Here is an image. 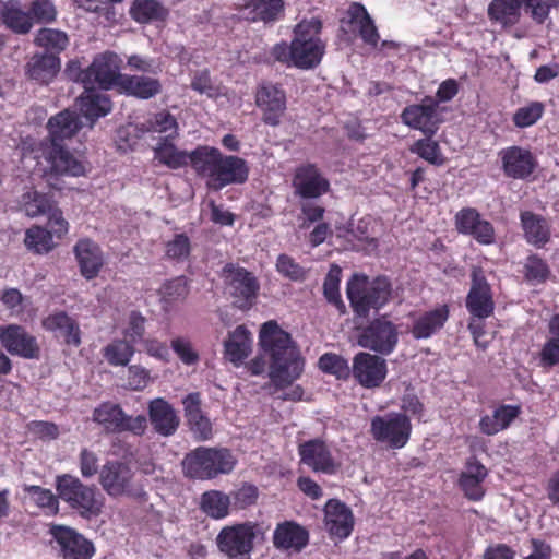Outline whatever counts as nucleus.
<instances>
[{"instance_id": "obj_29", "label": "nucleus", "mask_w": 559, "mask_h": 559, "mask_svg": "<svg viewBox=\"0 0 559 559\" xmlns=\"http://www.w3.org/2000/svg\"><path fill=\"white\" fill-rule=\"evenodd\" d=\"M84 90V93L78 98V104L80 112L92 128L97 119L110 112L111 102L106 94L97 91L96 87Z\"/></svg>"}, {"instance_id": "obj_63", "label": "nucleus", "mask_w": 559, "mask_h": 559, "mask_svg": "<svg viewBox=\"0 0 559 559\" xmlns=\"http://www.w3.org/2000/svg\"><path fill=\"white\" fill-rule=\"evenodd\" d=\"M319 367L322 371L335 374L338 378L346 373L348 369L346 360L332 353H326L320 357Z\"/></svg>"}, {"instance_id": "obj_43", "label": "nucleus", "mask_w": 559, "mask_h": 559, "mask_svg": "<svg viewBox=\"0 0 559 559\" xmlns=\"http://www.w3.org/2000/svg\"><path fill=\"white\" fill-rule=\"evenodd\" d=\"M131 16L140 23L164 21L168 15L167 8L158 0H134Z\"/></svg>"}, {"instance_id": "obj_59", "label": "nucleus", "mask_w": 559, "mask_h": 559, "mask_svg": "<svg viewBox=\"0 0 559 559\" xmlns=\"http://www.w3.org/2000/svg\"><path fill=\"white\" fill-rule=\"evenodd\" d=\"M276 270L283 276L292 281H304L306 278V270L299 265L292 257L280 254L276 260Z\"/></svg>"}, {"instance_id": "obj_36", "label": "nucleus", "mask_w": 559, "mask_h": 559, "mask_svg": "<svg viewBox=\"0 0 559 559\" xmlns=\"http://www.w3.org/2000/svg\"><path fill=\"white\" fill-rule=\"evenodd\" d=\"M183 406L188 423L195 439L209 440L213 435L212 424L203 416L200 408L199 393H191L183 400Z\"/></svg>"}, {"instance_id": "obj_31", "label": "nucleus", "mask_w": 559, "mask_h": 559, "mask_svg": "<svg viewBox=\"0 0 559 559\" xmlns=\"http://www.w3.org/2000/svg\"><path fill=\"white\" fill-rule=\"evenodd\" d=\"M83 126L75 111L67 109L52 116L47 123L50 145H61L60 142L71 139Z\"/></svg>"}, {"instance_id": "obj_44", "label": "nucleus", "mask_w": 559, "mask_h": 559, "mask_svg": "<svg viewBox=\"0 0 559 559\" xmlns=\"http://www.w3.org/2000/svg\"><path fill=\"white\" fill-rule=\"evenodd\" d=\"M155 158L169 168L177 169L188 163L192 166V152L178 150L170 140H163L154 150Z\"/></svg>"}, {"instance_id": "obj_26", "label": "nucleus", "mask_w": 559, "mask_h": 559, "mask_svg": "<svg viewBox=\"0 0 559 559\" xmlns=\"http://www.w3.org/2000/svg\"><path fill=\"white\" fill-rule=\"evenodd\" d=\"M324 524L332 536L340 539L348 537L354 526L352 510L340 500H329L324 508Z\"/></svg>"}, {"instance_id": "obj_11", "label": "nucleus", "mask_w": 559, "mask_h": 559, "mask_svg": "<svg viewBox=\"0 0 559 559\" xmlns=\"http://www.w3.org/2000/svg\"><path fill=\"white\" fill-rule=\"evenodd\" d=\"M93 420L109 432H129L141 437L147 429L145 415H128L119 404L112 402L99 404L93 412Z\"/></svg>"}, {"instance_id": "obj_24", "label": "nucleus", "mask_w": 559, "mask_h": 559, "mask_svg": "<svg viewBox=\"0 0 559 559\" xmlns=\"http://www.w3.org/2000/svg\"><path fill=\"white\" fill-rule=\"evenodd\" d=\"M147 414L153 429L159 436H174L179 428L180 417L177 411L163 397H155L148 402Z\"/></svg>"}, {"instance_id": "obj_37", "label": "nucleus", "mask_w": 559, "mask_h": 559, "mask_svg": "<svg viewBox=\"0 0 559 559\" xmlns=\"http://www.w3.org/2000/svg\"><path fill=\"white\" fill-rule=\"evenodd\" d=\"M520 219L524 237L530 245L542 248L550 240V226L543 216L523 211Z\"/></svg>"}, {"instance_id": "obj_38", "label": "nucleus", "mask_w": 559, "mask_h": 559, "mask_svg": "<svg viewBox=\"0 0 559 559\" xmlns=\"http://www.w3.org/2000/svg\"><path fill=\"white\" fill-rule=\"evenodd\" d=\"M449 318L447 305L437 307L419 316L413 324L412 334L415 338H428L437 333Z\"/></svg>"}, {"instance_id": "obj_13", "label": "nucleus", "mask_w": 559, "mask_h": 559, "mask_svg": "<svg viewBox=\"0 0 559 559\" xmlns=\"http://www.w3.org/2000/svg\"><path fill=\"white\" fill-rule=\"evenodd\" d=\"M443 109L435 97L426 96L420 104L406 106L401 119L407 127L421 131L426 136H432L443 122Z\"/></svg>"}, {"instance_id": "obj_64", "label": "nucleus", "mask_w": 559, "mask_h": 559, "mask_svg": "<svg viewBox=\"0 0 559 559\" xmlns=\"http://www.w3.org/2000/svg\"><path fill=\"white\" fill-rule=\"evenodd\" d=\"M151 381L150 371L142 366L132 365L128 368V385L133 391L144 390Z\"/></svg>"}, {"instance_id": "obj_35", "label": "nucleus", "mask_w": 559, "mask_h": 559, "mask_svg": "<svg viewBox=\"0 0 559 559\" xmlns=\"http://www.w3.org/2000/svg\"><path fill=\"white\" fill-rule=\"evenodd\" d=\"M225 357L236 367L240 366L252 350V336L250 331L238 325L228 334L224 342Z\"/></svg>"}, {"instance_id": "obj_3", "label": "nucleus", "mask_w": 559, "mask_h": 559, "mask_svg": "<svg viewBox=\"0 0 559 559\" xmlns=\"http://www.w3.org/2000/svg\"><path fill=\"white\" fill-rule=\"evenodd\" d=\"M192 168L206 186L219 191L229 185H241L247 181L249 167L247 162L235 155H224L218 148L206 145L192 151Z\"/></svg>"}, {"instance_id": "obj_48", "label": "nucleus", "mask_w": 559, "mask_h": 559, "mask_svg": "<svg viewBox=\"0 0 559 559\" xmlns=\"http://www.w3.org/2000/svg\"><path fill=\"white\" fill-rule=\"evenodd\" d=\"M143 131L164 134V140H173L178 135V123L167 111L156 114L143 124Z\"/></svg>"}, {"instance_id": "obj_47", "label": "nucleus", "mask_w": 559, "mask_h": 559, "mask_svg": "<svg viewBox=\"0 0 559 559\" xmlns=\"http://www.w3.org/2000/svg\"><path fill=\"white\" fill-rule=\"evenodd\" d=\"M103 355L111 366H127L134 355V347L127 340H116L104 347Z\"/></svg>"}, {"instance_id": "obj_53", "label": "nucleus", "mask_w": 559, "mask_h": 559, "mask_svg": "<svg viewBox=\"0 0 559 559\" xmlns=\"http://www.w3.org/2000/svg\"><path fill=\"white\" fill-rule=\"evenodd\" d=\"M24 491L31 497L36 506L45 509L47 513L56 514L58 512L59 497H56L51 490L40 486L29 485L24 488Z\"/></svg>"}, {"instance_id": "obj_27", "label": "nucleus", "mask_w": 559, "mask_h": 559, "mask_svg": "<svg viewBox=\"0 0 559 559\" xmlns=\"http://www.w3.org/2000/svg\"><path fill=\"white\" fill-rule=\"evenodd\" d=\"M0 21L7 29L16 35H26L33 29L27 5L21 0L0 2Z\"/></svg>"}, {"instance_id": "obj_4", "label": "nucleus", "mask_w": 559, "mask_h": 559, "mask_svg": "<svg viewBox=\"0 0 559 559\" xmlns=\"http://www.w3.org/2000/svg\"><path fill=\"white\" fill-rule=\"evenodd\" d=\"M236 462L235 456L227 449L199 447L186 454L182 468L186 476L205 480L229 474Z\"/></svg>"}, {"instance_id": "obj_17", "label": "nucleus", "mask_w": 559, "mask_h": 559, "mask_svg": "<svg viewBox=\"0 0 559 559\" xmlns=\"http://www.w3.org/2000/svg\"><path fill=\"white\" fill-rule=\"evenodd\" d=\"M388 368L384 358L360 352L353 359V377L367 389L378 388L386 378Z\"/></svg>"}, {"instance_id": "obj_15", "label": "nucleus", "mask_w": 559, "mask_h": 559, "mask_svg": "<svg viewBox=\"0 0 559 559\" xmlns=\"http://www.w3.org/2000/svg\"><path fill=\"white\" fill-rule=\"evenodd\" d=\"M371 433L377 441L386 442L390 447L400 449L409 438L411 424L406 415L399 413L376 416L371 420Z\"/></svg>"}, {"instance_id": "obj_52", "label": "nucleus", "mask_w": 559, "mask_h": 559, "mask_svg": "<svg viewBox=\"0 0 559 559\" xmlns=\"http://www.w3.org/2000/svg\"><path fill=\"white\" fill-rule=\"evenodd\" d=\"M341 274V267L336 264H332L323 283L324 297L338 309L345 307L340 294Z\"/></svg>"}, {"instance_id": "obj_39", "label": "nucleus", "mask_w": 559, "mask_h": 559, "mask_svg": "<svg viewBox=\"0 0 559 559\" xmlns=\"http://www.w3.org/2000/svg\"><path fill=\"white\" fill-rule=\"evenodd\" d=\"M520 407L513 405H501L496 408L492 415L481 417L479 427L483 433L493 436L504 429L519 416Z\"/></svg>"}, {"instance_id": "obj_5", "label": "nucleus", "mask_w": 559, "mask_h": 559, "mask_svg": "<svg viewBox=\"0 0 559 559\" xmlns=\"http://www.w3.org/2000/svg\"><path fill=\"white\" fill-rule=\"evenodd\" d=\"M347 297L354 312L367 317L371 309H380L391 297V284L386 277L370 281L366 275L355 274L347 283Z\"/></svg>"}, {"instance_id": "obj_6", "label": "nucleus", "mask_w": 559, "mask_h": 559, "mask_svg": "<svg viewBox=\"0 0 559 559\" xmlns=\"http://www.w3.org/2000/svg\"><path fill=\"white\" fill-rule=\"evenodd\" d=\"M120 63L118 55L107 51L97 55L86 69L74 73L70 67L68 72L72 79L82 83L84 88L96 87L107 91L115 85H121L124 75L120 73Z\"/></svg>"}, {"instance_id": "obj_30", "label": "nucleus", "mask_w": 559, "mask_h": 559, "mask_svg": "<svg viewBox=\"0 0 559 559\" xmlns=\"http://www.w3.org/2000/svg\"><path fill=\"white\" fill-rule=\"evenodd\" d=\"M45 330L52 332L64 343L74 347L81 344V330L79 323L63 311L49 314L43 320Z\"/></svg>"}, {"instance_id": "obj_40", "label": "nucleus", "mask_w": 559, "mask_h": 559, "mask_svg": "<svg viewBox=\"0 0 559 559\" xmlns=\"http://www.w3.org/2000/svg\"><path fill=\"white\" fill-rule=\"evenodd\" d=\"M120 87L128 95L141 99L152 98L162 91V84L157 79L144 75H124Z\"/></svg>"}, {"instance_id": "obj_10", "label": "nucleus", "mask_w": 559, "mask_h": 559, "mask_svg": "<svg viewBox=\"0 0 559 559\" xmlns=\"http://www.w3.org/2000/svg\"><path fill=\"white\" fill-rule=\"evenodd\" d=\"M265 530L262 525L246 522L224 527L216 537L221 552L228 558L248 556L253 549L254 539L263 538Z\"/></svg>"}, {"instance_id": "obj_1", "label": "nucleus", "mask_w": 559, "mask_h": 559, "mask_svg": "<svg viewBox=\"0 0 559 559\" xmlns=\"http://www.w3.org/2000/svg\"><path fill=\"white\" fill-rule=\"evenodd\" d=\"M260 345L269 357V377L277 389L289 386L304 370V361L290 335L277 322L267 321L260 330Z\"/></svg>"}, {"instance_id": "obj_42", "label": "nucleus", "mask_w": 559, "mask_h": 559, "mask_svg": "<svg viewBox=\"0 0 559 559\" xmlns=\"http://www.w3.org/2000/svg\"><path fill=\"white\" fill-rule=\"evenodd\" d=\"M548 334V338L539 353L540 366L545 368L559 365V314L550 319Z\"/></svg>"}, {"instance_id": "obj_16", "label": "nucleus", "mask_w": 559, "mask_h": 559, "mask_svg": "<svg viewBox=\"0 0 559 559\" xmlns=\"http://www.w3.org/2000/svg\"><path fill=\"white\" fill-rule=\"evenodd\" d=\"M300 462L316 473L334 475L341 463L333 456L331 447L322 439L314 438L298 444Z\"/></svg>"}, {"instance_id": "obj_33", "label": "nucleus", "mask_w": 559, "mask_h": 559, "mask_svg": "<svg viewBox=\"0 0 559 559\" xmlns=\"http://www.w3.org/2000/svg\"><path fill=\"white\" fill-rule=\"evenodd\" d=\"M59 70V57L48 52L33 55L25 66V73L28 79L40 84H48Z\"/></svg>"}, {"instance_id": "obj_56", "label": "nucleus", "mask_w": 559, "mask_h": 559, "mask_svg": "<svg viewBox=\"0 0 559 559\" xmlns=\"http://www.w3.org/2000/svg\"><path fill=\"white\" fill-rule=\"evenodd\" d=\"M190 239L185 234H177L165 243V255L173 261H186L190 255Z\"/></svg>"}, {"instance_id": "obj_22", "label": "nucleus", "mask_w": 559, "mask_h": 559, "mask_svg": "<svg viewBox=\"0 0 559 559\" xmlns=\"http://www.w3.org/2000/svg\"><path fill=\"white\" fill-rule=\"evenodd\" d=\"M295 193L304 199H317L330 189L329 180L313 164L299 166L294 175Z\"/></svg>"}, {"instance_id": "obj_58", "label": "nucleus", "mask_w": 559, "mask_h": 559, "mask_svg": "<svg viewBox=\"0 0 559 559\" xmlns=\"http://www.w3.org/2000/svg\"><path fill=\"white\" fill-rule=\"evenodd\" d=\"M543 114V103L532 102L515 111L513 122L519 128H527L536 123L542 118Z\"/></svg>"}, {"instance_id": "obj_51", "label": "nucleus", "mask_w": 559, "mask_h": 559, "mask_svg": "<svg viewBox=\"0 0 559 559\" xmlns=\"http://www.w3.org/2000/svg\"><path fill=\"white\" fill-rule=\"evenodd\" d=\"M201 504L207 515L223 519L228 514L229 498L219 491H207L203 493Z\"/></svg>"}, {"instance_id": "obj_45", "label": "nucleus", "mask_w": 559, "mask_h": 559, "mask_svg": "<svg viewBox=\"0 0 559 559\" xmlns=\"http://www.w3.org/2000/svg\"><path fill=\"white\" fill-rule=\"evenodd\" d=\"M34 45L47 50L48 53L57 55L63 51L69 45L68 35L56 28H40L34 37Z\"/></svg>"}, {"instance_id": "obj_34", "label": "nucleus", "mask_w": 559, "mask_h": 559, "mask_svg": "<svg viewBox=\"0 0 559 559\" xmlns=\"http://www.w3.org/2000/svg\"><path fill=\"white\" fill-rule=\"evenodd\" d=\"M487 474V468L480 462L475 459L467 461L461 473L459 485L468 499L477 501L484 497L483 481Z\"/></svg>"}, {"instance_id": "obj_41", "label": "nucleus", "mask_w": 559, "mask_h": 559, "mask_svg": "<svg viewBox=\"0 0 559 559\" xmlns=\"http://www.w3.org/2000/svg\"><path fill=\"white\" fill-rule=\"evenodd\" d=\"M348 14L350 23L358 28L362 40L368 45L376 46L379 41V34L365 7L359 3H353L349 7Z\"/></svg>"}, {"instance_id": "obj_7", "label": "nucleus", "mask_w": 559, "mask_h": 559, "mask_svg": "<svg viewBox=\"0 0 559 559\" xmlns=\"http://www.w3.org/2000/svg\"><path fill=\"white\" fill-rule=\"evenodd\" d=\"M58 497L81 516L90 519L100 513L103 501L95 488L84 485L78 477L60 475L56 478Z\"/></svg>"}, {"instance_id": "obj_28", "label": "nucleus", "mask_w": 559, "mask_h": 559, "mask_svg": "<svg viewBox=\"0 0 559 559\" xmlns=\"http://www.w3.org/2000/svg\"><path fill=\"white\" fill-rule=\"evenodd\" d=\"M44 158L52 173L58 175L81 176L85 168L69 151L61 145H49L44 150Z\"/></svg>"}, {"instance_id": "obj_62", "label": "nucleus", "mask_w": 559, "mask_h": 559, "mask_svg": "<svg viewBox=\"0 0 559 559\" xmlns=\"http://www.w3.org/2000/svg\"><path fill=\"white\" fill-rule=\"evenodd\" d=\"M171 348L185 365L191 366L199 361V354L188 338H174L171 341Z\"/></svg>"}, {"instance_id": "obj_61", "label": "nucleus", "mask_w": 559, "mask_h": 559, "mask_svg": "<svg viewBox=\"0 0 559 559\" xmlns=\"http://www.w3.org/2000/svg\"><path fill=\"white\" fill-rule=\"evenodd\" d=\"M483 218L480 214L472 207L462 209L455 215V226L459 233L471 235Z\"/></svg>"}, {"instance_id": "obj_25", "label": "nucleus", "mask_w": 559, "mask_h": 559, "mask_svg": "<svg viewBox=\"0 0 559 559\" xmlns=\"http://www.w3.org/2000/svg\"><path fill=\"white\" fill-rule=\"evenodd\" d=\"M309 542V533L294 521L278 523L273 532V545L287 552H300Z\"/></svg>"}, {"instance_id": "obj_12", "label": "nucleus", "mask_w": 559, "mask_h": 559, "mask_svg": "<svg viewBox=\"0 0 559 559\" xmlns=\"http://www.w3.org/2000/svg\"><path fill=\"white\" fill-rule=\"evenodd\" d=\"M131 467L118 461L107 462L99 472V483L111 497L143 498L145 491L135 484Z\"/></svg>"}, {"instance_id": "obj_8", "label": "nucleus", "mask_w": 559, "mask_h": 559, "mask_svg": "<svg viewBox=\"0 0 559 559\" xmlns=\"http://www.w3.org/2000/svg\"><path fill=\"white\" fill-rule=\"evenodd\" d=\"M530 10L532 19L542 24L548 17L551 4L546 0H491L487 15L491 23L501 27H511L519 23L521 8Z\"/></svg>"}, {"instance_id": "obj_23", "label": "nucleus", "mask_w": 559, "mask_h": 559, "mask_svg": "<svg viewBox=\"0 0 559 559\" xmlns=\"http://www.w3.org/2000/svg\"><path fill=\"white\" fill-rule=\"evenodd\" d=\"M0 342L12 355L32 359L38 357L39 347L36 338L17 324L0 328Z\"/></svg>"}, {"instance_id": "obj_9", "label": "nucleus", "mask_w": 559, "mask_h": 559, "mask_svg": "<svg viewBox=\"0 0 559 559\" xmlns=\"http://www.w3.org/2000/svg\"><path fill=\"white\" fill-rule=\"evenodd\" d=\"M225 293L239 310L251 309L257 301L260 284L257 277L246 269L226 264L222 270Z\"/></svg>"}, {"instance_id": "obj_32", "label": "nucleus", "mask_w": 559, "mask_h": 559, "mask_svg": "<svg viewBox=\"0 0 559 559\" xmlns=\"http://www.w3.org/2000/svg\"><path fill=\"white\" fill-rule=\"evenodd\" d=\"M74 253L81 274L86 280L95 278L104 264L103 253L98 245L90 239H81L74 247Z\"/></svg>"}, {"instance_id": "obj_50", "label": "nucleus", "mask_w": 559, "mask_h": 559, "mask_svg": "<svg viewBox=\"0 0 559 559\" xmlns=\"http://www.w3.org/2000/svg\"><path fill=\"white\" fill-rule=\"evenodd\" d=\"M27 9L33 26L50 24L57 20L58 11L52 0H31Z\"/></svg>"}, {"instance_id": "obj_55", "label": "nucleus", "mask_w": 559, "mask_h": 559, "mask_svg": "<svg viewBox=\"0 0 559 559\" xmlns=\"http://www.w3.org/2000/svg\"><path fill=\"white\" fill-rule=\"evenodd\" d=\"M159 293L165 304L183 300L189 293L188 280L185 276L173 278L160 287Z\"/></svg>"}, {"instance_id": "obj_20", "label": "nucleus", "mask_w": 559, "mask_h": 559, "mask_svg": "<svg viewBox=\"0 0 559 559\" xmlns=\"http://www.w3.org/2000/svg\"><path fill=\"white\" fill-rule=\"evenodd\" d=\"M50 534L58 543L64 559H91L94 555L93 544L74 530L63 525H52Z\"/></svg>"}, {"instance_id": "obj_60", "label": "nucleus", "mask_w": 559, "mask_h": 559, "mask_svg": "<svg viewBox=\"0 0 559 559\" xmlns=\"http://www.w3.org/2000/svg\"><path fill=\"white\" fill-rule=\"evenodd\" d=\"M524 270L525 278L533 283L545 282L550 273L546 262L536 255H531L527 258Z\"/></svg>"}, {"instance_id": "obj_14", "label": "nucleus", "mask_w": 559, "mask_h": 559, "mask_svg": "<svg viewBox=\"0 0 559 559\" xmlns=\"http://www.w3.org/2000/svg\"><path fill=\"white\" fill-rule=\"evenodd\" d=\"M399 340L395 324L385 317L371 321L359 334L358 344L382 355L391 354Z\"/></svg>"}, {"instance_id": "obj_19", "label": "nucleus", "mask_w": 559, "mask_h": 559, "mask_svg": "<svg viewBox=\"0 0 559 559\" xmlns=\"http://www.w3.org/2000/svg\"><path fill=\"white\" fill-rule=\"evenodd\" d=\"M503 174L512 179L524 180L537 167L533 153L521 146H509L499 152Z\"/></svg>"}, {"instance_id": "obj_57", "label": "nucleus", "mask_w": 559, "mask_h": 559, "mask_svg": "<svg viewBox=\"0 0 559 559\" xmlns=\"http://www.w3.org/2000/svg\"><path fill=\"white\" fill-rule=\"evenodd\" d=\"M251 5L255 12V19L265 23L276 21L283 12L284 3L282 0H251Z\"/></svg>"}, {"instance_id": "obj_54", "label": "nucleus", "mask_w": 559, "mask_h": 559, "mask_svg": "<svg viewBox=\"0 0 559 559\" xmlns=\"http://www.w3.org/2000/svg\"><path fill=\"white\" fill-rule=\"evenodd\" d=\"M411 152L432 165H442L444 162L439 144L431 140V136L416 141L412 145Z\"/></svg>"}, {"instance_id": "obj_46", "label": "nucleus", "mask_w": 559, "mask_h": 559, "mask_svg": "<svg viewBox=\"0 0 559 559\" xmlns=\"http://www.w3.org/2000/svg\"><path fill=\"white\" fill-rule=\"evenodd\" d=\"M55 206L48 194L31 190L22 195L21 207L28 217L47 215Z\"/></svg>"}, {"instance_id": "obj_18", "label": "nucleus", "mask_w": 559, "mask_h": 559, "mask_svg": "<svg viewBox=\"0 0 559 559\" xmlns=\"http://www.w3.org/2000/svg\"><path fill=\"white\" fill-rule=\"evenodd\" d=\"M466 308L477 319L490 317L495 309L491 288L480 269L472 272V285L466 297Z\"/></svg>"}, {"instance_id": "obj_21", "label": "nucleus", "mask_w": 559, "mask_h": 559, "mask_svg": "<svg viewBox=\"0 0 559 559\" xmlns=\"http://www.w3.org/2000/svg\"><path fill=\"white\" fill-rule=\"evenodd\" d=\"M257 106L263 112V121L270 126H277L286 110L285 92L272 83H263L255 94Z\"/></svg>"}, {"instance_id": "obj_49", "label": "nucleus", "mask_w": 559, "mask_h": 559, "mask_svg": "<svg viewBox=\"0 0 559 559\" xmlns=\"http://www.w3.org/2000/svg\"><path fill=\"white\" fill-rule=\"evenodd\" d=\"M24 242L27 249L39 254L47 253L55 247L51 233L40 226L28 228Z\"/></svg>"}, {"instance_id": "obj_2", "label": "nucleus", "mask_w": 559, "mask_h": 559, "mask_svg": "<svg viewBox=\"0 0 559 559\" xmlns=\"http://www.w3.org/2000/svg\"><path fill=\"white\" fill-rule=\"evenodd\" d=\"M321 31L322 22L318 17L300 21L293 28L290 44L284 40L275 44L271 57L287 68L314 69L322 61L326 48Z\"/></svg>"}]
</instances>
